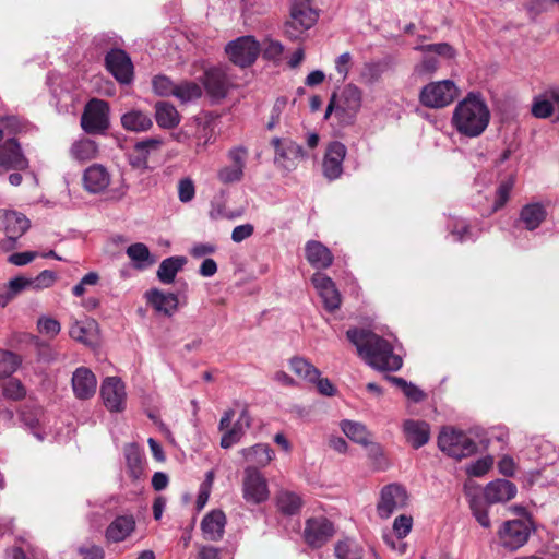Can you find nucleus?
<instances>
[{"instance_id":"50","label":"nucleus","mask_w":559,"mask_h":559,"mask_svg":"<svg viewBox=\"0 0 559 559\" xmlns=\"http://www.w3.org/2000/svg\"><path fill=\"white\" fill-rule=\"evenodd\" d=\"M469 507L477 522L485 528L490 527V519L488 515V511L485 508L481 499L476 496H471Z\"/></svg>"},{"instance_id":"26","label":"nucleus","mask_w":559,"mask_h":559,"mask_svg":"<svg viewBox=\"0 0 559 559\" xmlns=\"http://www.w3.org/2000/svg\"><path fill=\"white\" fill-rule=\"evenodd\" d=\"M97 380L94 373L85 368H78L72 376V388L75 396L80 400H87L96 392Z\"/></svg>"},{"instance_id":"38","label":"nucleus","mask_w":559,"mask_h":559,"mask_svg":"<svg viewBox=\"0 0 559 559\" xmlns=\"http://www.w3.org/2000/svg\"><path fill=\"white\" fill-rule=\"evenodd\" d=\"M547 211L542 203H530L522 207L520 221L526 229H536L546 218Z\"/></svg>"},{"instance_id":"19","label":"nucleus","mask_w":559,"mask_h":559,"mask_svg":"<svg viewBox=\"0 0 559 559\" xmlns=\"http://www.w3.org/2000/svg\"><path fill=\"white\" fill-rule=\"evenodd\" d=\"M107 70L122 84L133 79V64L130 57L121 49L110 50L105 58Z\"/></svg>"},{"instance_id":"15","label":"nucleus","mask_w":559,"mask_h":559,"mask_svg":"<svg viewBox=\"0 0 559 559\" xmlns=\"http://www.w3.org/2000/svg\"><path fill=\"white\" fill-rule=\"evenodd\" d=\"M202 84L206 95L212 102L217 103L227 96L230 87V80L221 67H213L205 70Z\"/></svg>"},{"instance_id":"33","label":"nucleus","mask_w":559,"mask_h":559,"mask_svg":"<svg viewBox=\"0 0 559 559\" xmlns=\"http://www.w3.org/2000/svg\"><path fill=\"white\" fill-rule=\"evenodd\" d=\"M305 251L307 261L316 269H328L333 263L332 252L320 241H308Z\"/></svg>"},{"instance_id":"42","label":"nucleus","mask_w":559,"mask_h":559,"mask_svg":"<svg viewBox=\"0 0 559 559\" xmlns=\"http://www.w3.org/2000/svg\"><path fill=\"white\" fill-rule=\"evenodd\" d=\"M289 365L295 374L310 383H314L320 376V371L302 357L292 358Z\"/></svg>"},{"instance_id":"12","label":"nucleus","mask_w":559,"mask_h":559,"mask_svg":"<svg viewBox=\"0 0 559 559\" xmlns=\"http://www.w3.org/2000/svg\"><path fill=\"white\" fill-rule=\"evenodd\" d=\"M225 50L233 63L246 68L257 60L261 47L253 36H242L230 41Z\"/></svg>"},{"instance_id":"18","label":"nucleus","mask_w":559,"mask_h":559,"mask_svg":"<svg viewBox=\"0 0 559 559\" xmlns=\"http://www.w3.org/2000/svg\"><path fill=\"white\" fill-rule=\"evenodd\" d=\"M272 145L275 148V163L286 169H295L297 162L306 157V153L301 145L293 141H285L284 143L278 138L272 140Z\"/></svg>"},{"instance_id":"61","label":"nucleus","mask_w":559,"mask_h":559,"mask_svg":"<svg viewBox=\"0 0 559 559\" xmlns=\"http://www.w3.org/2000/svg\"><path fill=\"white\" fill-rule=\"evenodd\" d=\"M78 554L82 557V559H104L105 550L102 546L91 544V545H81L78 547Z\"/></svg>"},{"instance_id":"9","label":"nucleus","mask_w":559,"mask_h":559,"mask_svg":"<svg viewBox=\"0 0 559 559\" xmlns=\"http://www.w3.org/2000/svg\"><path fill=\"white\" fill-rule=\"evenodd\" d=\"M234 416L235 411L227 409L219 420L218 429L224 432L221 439V447L223 449H229L238 443L251 426V417L247 409H242L236 421L231 425Z\"/></svg>"},{"instance_id":"7","label":"nucleus","mask_w":559,"mask_h":559,"mask_svg":"<svg viewBox=\"0 0 559 559\" xmlns=\"http://www.w3.org/2000/svg\"><path fill=\"white\" fill-rule=\"evenodd\" d=\"M459 95V88L451 80L431 82L425 85L419 93V102L428 108H443L449 106Z\"/></svg>"},{"instance_id":"4","label":"nucleus","mask_w":559,"mask_h":559,"mask_svg":"<svg viewBox=\"0 0 559 559\" xmlns=\"http://www.w3.org/2000/svg\"><path fill=\"white\" fill-rule=\"evenodd\" d=\"M318 17L319 13L310 0H293L289 19L284 26L286 36L292 40L300 39L317 23Z\"/></svg>"},{"instance_id":"59","label":"nucleus","mask_w":559,"mask_h":559,"mask_svg":"<svg viewBox=\"0 0 559 559\" xmlns=\"http://www.w3.org/2000/svg\"><path fill=\"white\" fill-rule=\"evenodd\" d=\"M195 194L194 183L190 178H183L178 183V198L182 203L190 202Z\"/></svg>"},{"instance_id":"37","label":"nucleus","mask_w":559,"mask_h":559,"mask_svg":"<svg viewBox=\"0 0 559 559\" xmlns=\"http://www.w3.org/2000/svg\"><path fill=\"white\" fill-rule=\"evenodd\" d=\"M186 263L187 259L182 255L169 257L163 260L157 270V278L163 284H171Z\"/></svg>"},{"instance_id":"32","label":"nucleus","mask_w":559,"mask_h":559,"mask_svg":"<svg viewBox=\"0 0 559 559\" xmlns=\"http://www.w3.org/2000/svg\"><path fill=\"white\" fill-rule=\"evenodd\" d=\"M225 525V513L221 510H213L203 518L201 530L206 539L217 542L223 538Z\"/></svg>"},{"instance_id":"51","label":"nucleus","mask_w":559,"mask_h":559,"mask_svg":"<svg viewBox=\"0 0 559 559\" xmlns=\"http://www.w3.org/2000/svg\"><path fill=\"white\" fill-rule=\"evenodd\" d=\"M37 329L39 333L53 338L60 333L61 325L58 320L49 316H41L37 320Z\"/></svg>"},{"instance_id":"14","label":"nucleus","mask_w":559,"mask_h":559,"mask_svg":"<svg viewBox=\"0 0 559 559\" xmlns=\"http://www.w3.org/2000/svg\"><path fill=\"white\" fill-rule=\"evenodd\" d=\"M100 396L105 407L111 413L126 408L127 392L123 381L118 377H107L100 385Z\"/></svg>"},{"instance_id":"41","label":"nucleus","mask_w":559,"mask_h":559,"mask_svg":"<svg viewBox=\"0 0 559 559\" xmlns=\"http://www.w3.org/2000/svg\"><path fill=\"white\" fill-rule=\"evenodd\" d=\"M242 455L247 461L255 463L260 466L267 465L274 457V451L269 444L259 443L250 448L241 450Z\"/></svg>"},{"instance_id":"63","label":"nucleus","mask_w":559,"mask_h":559,"mask_svg":"<svg viewBox=\"0 0 559 559\" xmlns=\"http://www.w3.org/2000/svg\"><path fill=\"white\" fill-rule=\"evenodd\" d=\"M353 62V56L346 51L340 55L335 59V70L342 76L343 80L347 79Z\"/></svg>"},{"instance_id":"35","label":"nucleus","mask_w":559,"mask_h":559,"mask_svg":"<svg viewBox=\"0 0 559 559\" xmlns=\"http://www.w3.org/2000/svg\"><path fill=\"white\" fill-rule=\"evenodd\" d=\"M155 108V120L162 129H174L181 120L177 108L168 102H157Z\"/></svg>"},{"instance_id":"25","label":"nucleus","mask_w":559,"mask_h":559,"mask_svg":"<svg viewBox=\"0 0 559 559\" xmlns=\"http://www.w3.org/2000/svg\"><path fill=\"white\" fill-rule=\"evenodd\" d=\"M110 178L105 166L93 164L84 170L83 186L91 193H100L109 186Z\"/></svg>"},{"instance_id":"54","label":"nucleus","mask_w":559,"mask_h":559,"mask_svg":"<svg viewBox=\"0 0 559 559\" xmlns=\"http://www.w3.org/2000/svg\"><path fill=\"white\" fill-rule=\"evenodd\" d=\"M554 112V105L550 99L543 96L535 97L532 105V114L536 118L546 119Z\"/></svg>"},{"instance_id":"16","label":"nucleus","mask_w":559,"mask_h":559,"mask_svg":"<svg viewBox=\"0 0 559 559\" xmlns=\"http://www.w3.org/2000/svg\"><path fill=\"white\" fill-rule=\"evenodd\" d=\"M406 490L397 484H391L381 490L380 501L377 506L378 514L382 519L390 518L396 510L406 506Z\"/></svg>"},{"instance_id":"44","label":"nucleus","mask_w":559,"mask_h":559,"mask_svg":"<svg viewBox=\"0 0 559 559\" xmlns=\"http://www.w3.org/2000/svg\"><path fill=\"white\" fill-rule=\"evenodd\" d=\"M128 257L134 262L135 267L144 269L154 263L151 259L148 247L142 242H136L127 248Z\"/></svg>"},{"instance_id":"22","label":"nucleus","mask_w":559,"mask_h":559,"mask_svg":"<svg viewBox=\"0 0 559 559\" xmlns=\"http://www.w3.org/2000/svg\"><path fill=\"white\" fill-rule=\"evenodd\" d=\"M347 148L346 146L338 142H332L326 147L322 168H323V175L329 180H334L341 177L343 174V162L346 156Z\"/></svg>"},{"instance_id":"31","label":"nucleus","mask_w":559,"mask_h":559,"mask_svg":"<svg viewBox=\"0 0 559 559\" xmlns=\"http://www.w3.org/2000/svg\"><path fill=\"white\" fill-rule=\"evenodd\" d=\"M98 324L91 318L75 321L69 329V335L76 342L92 346L97 341Z\"/></svg>"},{"instance_id":"46","label":"nucleus","mask_w":559,"mask_h":559,"mask_svg":"<svg viewBox=\"0 0 559 559\" xmlns=\"http://www.w3.org/2000/svg\"><path fill=\"white\" fill-rule=\"evenodd\" d=\"M514 177L509 176L508 178L503 179L496 191V197L493 201V207L492 210L496 212L504 206V204L508 202L510 198V193L514 187Z\"/></svg>"},{"instance_id":"62","label":"nucleus","mask_w":559,"mask_h":559,"mask_svg":"<svg viewBox=\"0 0 559 559\" xmlns=\"http://www.w3.org/2000/svg\"><path fill=\"white\" fill-rule=\"evenodd\" d=\"M3 394L12 400H20L25 395V389L20 381L10 379L3 386Z\"/></svg>"},{"instance_id":"5","label":"nucleus","mask_w":559,"mask_h":559,"mask_svg":"<svg viewBox=\"0 0 559 559\" xmlns=\"http://www.w3.org/2000/svg\"><path fill=\"white\" fill-rule=\"evenodd\" d=\"M439 449L449 456L461 460L476 453L477 444L465 432L454 428H444L438 437Z\"/></svg>"},{"instance_id":"64","label":"nucleus","mask_w":559,"mask_h":559,"mask_svg":"<svg viewBox=\"0 0 559 559\" xmlns=\"http://www.w3.org/2000/svg\"><path fill=\"white\" fill-rule=\"evenodd\" d=\"M213 129L207 124H203L199 128L197 134V152L204 151L207 144L212 143Z\"/></svg>"},{"instance_id":"52","label":"nucleus","mask_w":559,"mask_h":559,"mask_svg":"<svg viewBox=\"0 0 559 559\" xmlns=\"http://www.w3.org/2000/svg\"><path fill=\"white\" fill-rule=\"evenodd\" d=\"M260 47V52H262L263 58L269 60H275L280 58L284 51V46L282 43L272 38H265Z\"/></svg>"},{"instance_id":"39","label":"nucleus","mask_w":559,"mask_h":559,"mask_svg":"<svg viewBox=\"0 0 559 559\" xmlns=\"http://www.w3.org/2000/svg\"><path fill=\"white\" fill-rule=\"evenodd\" d=\"M31 288V282L28 277L16 276L11 278L1 288L0 294V308H5L14 298H16L22 292Z\"/></svg>"},{"instance_id":"11","label":"nucleus","mask_w":559,"mask_h":559,"mask_svg":"<svg viewBox=\"0 0 559 559\" xmlns=\"http://www.w3.org/2000/svg\"><path fill=\"white\" fill-rule=\"evenodd\" d=\"M415 49L424 53L421 61L414 67V73L418 76L433 74L440 66L438 57L452 59L455 56L454 49L447 43L421 45Z\"/></svg>"},{"instance_id":"53","label":"nucleus","mask_w":559,"mask_h":559,"mask_svg":"<svg viewBox=\"0 0 559 559\" xmlns=\"http://www.w3.org/2000/svg\"><path fill=\"white\" fill-rule=\"evenodd\" d=\"M152 84L154 92L159 96H174L177 85L166 75H156Z\"/></svg>"},{"instance_id":"27","label":"nucleus","mask_w":559,"mask_h":559,"mask_svg":"<svg viewBox=\"0 0 559 559\" xmlns=\"http://www.w3.org/2000/svg\"><path fill=\"white\" fill-rule=\"evenodd\" d=\"M516 495V486L507 479L490 481L484 489V496L488 503H502L513 499Z\"/></svg>"},{"instance_id":"2","label":"nucleus","mask_w":559,"mask_h":559,"mask_svg":"<svg viewBox=\"0 0 559 559\" xmlns=\"http://www.w3.org/2000/svg\"><path fill=\"white\" fill-rule=\"evenodd\" d=\"M490 111L484 98L477 93H468L457 103L452 115V126L462 135L479 136L488 127Z\"/></svg>"},{"instance_id":"45","label":"nucleus","mask_w":559,"mask_h":559,"mask_svg":"<svg viewBox=\"0 0 559 559\" xmlns=\"http://www.w3.org/2000/svg\"><path fill=\"white\" fill-rule=\"evenodd\" d=\"M174 96L181 103H189L202 96V87L192 81H182L176 85Z\"/></svg>"},{"instance_id":"58","label":"nucleus","mask_w":559,"mask_h":559,"mask_svg":"<svg viewBox=\"0 0 559 559\" xmlns=\"http://www.w3.org/2000/svg\"><path fill=\"white\" fill-rule=\"evenodd\" d=\"M227 156L233 166L240 167V169L245 170L246 162L248 158V150L245 146L239 145L230 148L227 153Z\"/></svg>"},{"instance_id":"57","label":"nucleus","mask_w":559,"mask_h":559,"mask_svg":"<svg viewBox=\"0 0 559 559\" xmlns=\"http://www.w3.org/2000/svg\"><path fill=\"white\" fill-rule=\"evenodd\" d=\"M492 464L493 459L491 456H485L475 462H472L466 467V473L471 476L480 477L491 468Z\"/></svg>"},{"instance_id":"23","label":"nucleus","mask_w":559,"mask_h":559,"mask_svg":"<svg viewBox=\"0 0 559 559\" xmlns=\"http://www.w3.org/2000/svg\"><path fill=\"white\" fill-rule=\"evenodd\" d=\"M21 421L24 427L39 441L48 436L47 415L39 406H24L21 411Z\"/></svg>"},{"instance_id":"20","label":"nucleus","mask_w":559,"mask_h":559,"mask_svg":"<svg viewBox=\"0 0 559 559\" xmlns=\"http://www.w3.org/2000/svg\"><path fill=\"white\" fill-rule=\"evenodd\" d=\"M28 160L23 155L20 144L14 139L7 140L0 146V174L8 170H24Z\"/></svg>"},{"instance_id":"36","label":"nucleus","mask_w":559,"mask_h":559,"mask_svg":"<svg viewBox=\"0 0 559 559\" xmlns=\"http://www.w3.org/2000/svg\"><path fill=\"white\" fill-rule=\"evenodd\" d=\"M98 145L94 140L81 138L72 143L69 153L72 159L85 163L98 156Z\"/></svg>"},{"instance_id":"17","label":"nucleus","mask_w":559,"mask_h":559,"mask_svg":"<svg viewBox=\"0 0 559 559\" xmlns=\"http://www.w3.org/2000/svg\"><path fill=\"white\" fill-rule=\"evenodd\" d=\"M334 534V526L324 516L310 518L306 522L304 537L306 543L314 548L324 545Z\"/></svg>"},{"instance_id":"13","label":"nucleus","mask_w":559,"mask_h":559,"mask_svg":"<svg viewBox=\"0 0 559 559\" xmlns=\"http://www.w3.org/2000/svg\"><path fill=\"white\" fill-rule=\"evenodd\" d=\"M242 497L251 504L263 503L270 497L267 481L255 467H247L243 472Z\"/></svg>"},{"instance_id":"55","label":"nucleus","mask_w":559,"mask_h":559,"mask_svg":"<svg viewBox=\"0 0 559 559\" xmlns=\"http://www.w3.org/2000/svg\"><path fill=\"white\" fill-rule=\"evenodd\" d=\"M217 178L224 185L239 182L243 178V170L233 165L224 166L217 171Z\"/></svg>"},{"instance_id":"30","label":"nucleus","mask_w":559,"mask_h":559,"mask_svg":"<svg viewBox=\"0 0 559 559\" xmlns=\"http://www.w3.org/2000/svg\"><path fill=\"white\" fill-rule=\"evenodd\" d=\"M148 304L158 312L166 316H173L178 309V296L173 293H165L157 288H152L145 294Z\"/></svg>"},{"instance_id":"49","label":"nucleus","mask_w":559,"mask_h":559,"mask_svg":"<svg viewBox=\"0 0 559 559\" xmlns=\"http://www.w3.org/2000/svg\"><path fill=\"white\" fill-rule=\"evenodd\" d=\"M19 365L20 359L15 354L0 348V378L12 374Z\"/></svg>"},{"instance_id":"34","label":"nucleus","mask_w":559,"mask_h":559,"mask_svg":"<svg viewBox=\"0 0 559 559\" xmlns=\"http://www.w3.org/2000/svg\"><path fill=\"white\" fill-rule=\"evenodd\" d=\"M120 121L124 130L135 133L146 132L153 127L151 116L140 109H131L124 112Z\"/></svg>"},{"instance_id":"21","label":"nucleus","mask_w":559,"mask_h":559,"mask_svg":"<svg viewBox=\"0 0 559 559\" xmlns=\"http://www.w3.org/2000/svg\"><path fill=\"white\" fill-rule=\"evenodd\" d=\"M311 282L321 297L324 308L333 312L341 306V294L334 282L325 274L317 272L312 275Z\"/></svg>"},{"instance_id":"3","label":"nucleus","mask_w":559,"mask_h":559,"mask_svg":"<svg viewBox=\"0 0 559 559\" xmlns=\"http://www.w3.org/2000/svg\"><path fill=\"white\" fill-rule=\"evenodd\" d=\"M362 105V91L355 84H346L340 93H333L325 109L324 119L334 114L340 123L353 124Z\"/></svg>"},{"instance_id":"48","label":"nucleus","mask_w":559,"mask_h":559,"mask_svg":"<svg viewBox=\"0 0 559 559\" xmlns=\"http://www.w3.org/2000/svg\"><path fill=\"white\" fill-rule=\"evenodd\" d=\"M383 73V68L379 62H366L360 71V80L364 84L372 85L377 83Z\"/></svg>"},{"instance_id":"60","label":"nucleus","mask_w":559,"mask_h":559,"mask_svg":"<svg viewBox=\"0 0 559 559\" xmlns=\"http://www.w3.org/2000/svg\"><path fill=\"white\" fill-rule=\"evenodd\" d=\"M413 520L407 515H400L393 522V531L399 539L404 538L412 530Z\"/></svg>"},{"instance_id":"6","label":"nucleus","mask_w":559,"mask_h":559,"mask_svg":"<svg viewBox=\"0 0 559 559\" xmlns=\"http://www.w3.org/2000/svg\"><path fill=\"white\" fill-rule=\"evenodd\" d=\"M109 105L98 98L91 99L81 116V128L87 134H105L110 127Z\"/></svg>"},{"instance_id":"40","label":"nucleus","mask_w":559,"mask_h":559,"mask_svg":"<svg viewBox=\"0 0 559 559\" xmlns=\"http://www.w3.org/2000/svg\"><path fill=\"white\" fill-rule=\"evenodd\" d=\"M340 427L348 439L362 447H367L369 440L372 439L371 432L359 421L344 419Z\"/></svg>"},{"instance_id":"28","label":"nucleus","mask_w":559,"mask_h":559,"mask_svg":"<svg viewBox=\"0 0 559 559\" xmlns=\"http://www.w3.org/2000/svg\"><path fill=\"white\" fill-rule=\"evenodd\" d=\"M135 530V519L133 515H118L107 526L105 537L109 543H120L126 540Z\"/></svg>"},{"instance_id":"56","label":"nucleus","mask_w":559,"mask_h":559,"mask_svg":"<svg viewBox=\"0 0 559 559\" xmlns=\"http://www.w3.org/2000/svg\"><path fill=\"white\" fill-rule=\"evenodd\" d=\"M56 280L57 275L53 271L44 270L36 277L29 278L31 288L35 290L49 288L55 284Z\"/></svg>"},{"instance_id":"29","label":"nucleus","mask_w":559,"mask_h":559,"mask_svg":"<svg viewBox=\"0 0 559 559\" xmlns=\"http://www.w3.org/2000/svg\"><path fill=\"white\" fill-rule=\"evenodd\" d=\"M403 432L407 442L414 448L419 449L425 445L430 438V427L424 420L406 419L403 423Z\"/></svg>"},{"instance_id":"10","label":"nucleus","mask_w":559,"mask_h":559,"mask_svg":"<svg viewBox=\"0 0 559 559\" xmlns=\"http://www.w3.org/2000/svg\"><path fill=\"white\" fill-rule=\"evenodd\" d=\"M532 531L528 520L506 521L498 531L499 543L510 551L518 550L527 543Z\"/></svg>"},{"instance_id":"1","label":"nucleus","mask_w":559,"mask_h":559,"mask_svg":"<svg viewBox=\"0 0 559 559\" xmlns=\"http://www.w3.org/2000/svg\"><path fill=\"white\" fill-rule=\"evenodd\" d=\"M346 336L371 368L381 371H397L402 368V357L393 353L389 340L370 330L357 328L347 330Z\"/></svg>"},{"instance_id":"8","label":"nucleus","mask_w":559,"mask_h":559,"mask_svg":"<svg viewBox=\"0 0 559 559\" xmlns=\"http://www.w3.org/2000/svg\"><path fill=\"white\" fill-rule=\"evenodd\" d=\"M29 228V219L22 213L11 210H0V230L7 235L0 241L1 251H10L16 247V241Z\"/></svg>"},{"instance_id":"47","label":"nucleus","mask_w":559,"mask_h":559,"mask_svg":"<svg viewBox=\"0 0 559 559\" xmlns=\"http://www.w3.org/2000/svg\"><path fill=\"white\" fill-rule=\"evenodd\" d=\"M335 556L337 559H357L361 554L358 545L353 539L346 538L335 545Z\"/></svg>"},{"instance_id":"24","label":"nucleus","mask_w":559,"mask_h":559,"mask_svg":"<svg viewBox=\"0 0 559 559\" xmlns=\"http://www.w3.org/2000/svg\"><path fill=\"white\" fill-rule=\"evenodd\" d=\"M164 145L162 138H150L139 141L134 144L132 152L129 154L130 165L139 169L148 168V157L160 151Z\"/></svg>"},{"instance_id":"43","label":"nucleus","mask_w":559,"mask_h":559,"mask_svg":"<svg viewBox=\"0 0 559 559\" xmlns=\"http://www.w3.org/2000/svg\"><path fill=\"white\" fill-rule=\"evenodd\" d=\"M276 504L280 511L286 515H294L299 512L302 502L301 498L292 491H281L276 497Z\"/></svg>"}]
</instances>
